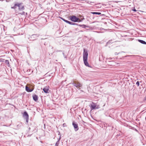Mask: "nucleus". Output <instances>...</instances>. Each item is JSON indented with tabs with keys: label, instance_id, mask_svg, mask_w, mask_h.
<instances>
[{
	"label": "nucleus",
	"instance_id": "nucleus-1",
	"mask_svg": "<svg viewBox=\"0 0 146 146\" xmlns=\"http://www.w3.org/2000/svg\"><path fill=\"white\" fill-rule=\"evenodd\" d=\"M88 55V53L87 50L84 48L83 53V58L84 64L86 66L90 67L87 61Z\"/></svg>",
	"mask_w": 146,
	"mask_h": 146
},
{
	"label": "nucleus",
	"instance_id": "nucleus-2",
	"mask_svg": "<svg viewBox=\"0 0 146 146\" xmlns=\"http://www.w3.org/2000/svg\"><path fill=\"white\" fill-rule=\"evenodd\" d=\"M70 20L72 22H76L78 21L79 22H81V20H80L79 18L77 17L75 15H72L70 17Z\"/></svg>",
	"mask_w": 146,
	"mask_h": 146
},
{
	"label": "nucleus",
	"instance_id": "nucleus-3",
	"mask_svg": "<svg viewBox=\"0 0 146 146\" xmlns=\"http://www.w3.org/2000/svg\"><path fill=\"white\" fill-rule=\"evenodd\" d=\"M72 84L77 88L80 89V88L82 86V84H81L77 81L74 82L72 83Z\"/></svg>",
	"mask_w": 146,
	"mask_h": 146
},
{
	"label": "nucleus",
	"instance_id": "nucleus-4",
	"mask_svg": "<svg viewBox=\"0 0 146 146\" xmlns=\"http://www.w3.org/2000/svg\"><path fill=\"white\" fill-rule=\"evenodd\" d=\"M23 117L26 120L27 123H28L29 121V115L26 111L24 112L23 114Z\"/></svg>",
	"mask_w": 146,
	"mask_h": 146
},
{
	"label": "nucleus",
	"instance_id": "nucleus-5",
	"mask_svg": "<svg viewBox=\"0 0 146 146\" xmlns=\"http://www.w3.org/2000/svg\"><path fill=\"white\" fill-rule=\"evenodd\" d=\"M72 124L74 129V130L76 131H77L79 129V128L78 126V125L77 123L75 122L74 121H73L72 122Z\"/></svg>",
	"mask_w": 146,
	"mask_h": 146
},
{
	"label": "nucleus",
	"instance_id": "nucleus-6",
	"mask_svg": "<svg viewBox=\"0 0 146 146\" xmlns=\"http://www.w3.org/2000/svg\"><path fill=\"white\" fill-rule=\"evenodd\" d=\"M38 36L37 34L33 35L31 36V40H35L37 38Z\"/></svg>",
	"mask_w": 146,
	"mask_h": 146
},
{
	"label": "nucleus",
	"instance_id": "nucleus-7",
	"mask_svg": "<svg viewBox=\"0 0 146 146\" xmlns=\"http://www.w3.org/2000/svg\"><path fill=\"white\" fill-rule=\"evenodd\" d=\"M22 3H19V6L18 7L20 11H23L24 10L25 8L23 6H21Z\"/></svg>",
	"mask_w": 146,
	"mask_h": 146
},
{
	"label": "nucleus",
	"instance_id": "nucleus-8",
	"mask_svg": "<svg viewBox=\"0 0 146 146\" xmlns=\"http://www.w3.org/2000/svg\"><path fill=\"white\" fill-rule=\"evenodd\" d=\"M90 108L91 110H93L95 109H96L98 108V107H96V106L95 104H91V105Z\"/></svg>",
	"mask_w": 146,
	"mask_h": 146
},
{
	"label": "nucleus",
	"instance_id": "nucleus-9",
	"mask_svg": "<svg viewBox=\"0 0 146 146\" xmlns=\"http://www.w3.org/2000/svg\"><path fill=\"white\" fill-rule=\"evenodd\" d=\"M19 3H16L15 4L14 6L13 7H11V9H15L17 8V7H18L19 6Z\"/></svg>",
	"mask_w": 146,
	"mask_h": 146
},
{
	"label": "nucleus",
	"instance_id": "nucleus-10",
	"mask_svg": "<svg viewBox=\"0 0 146 146\" xmlns=\"http://www.w3.org/2000/svg\"><path fill=\"white\" fill-rule=\"evenodd\" d=\"M33 100L35 101H36L38 100V96L36 94H33Z\"/></svg>",
	"mask_w": 146,
	"mask_h": 146
},
{
	"label": "nucleus",
	"instance_id": "nucleus-11",
	"mask_svg": "<svg viewBox=\"0 0 146 146\" xmlns=\"http://www.w3.org/2000/svg\"><path fill=\"white\" fill-rule=\"evenodd\" d=\"M26 90L28 92H31L33 91V89H30L27 86H26L25 87Z\"/></svg>",
	"mask_w": 146,
	"mask_h": 146
},
{
	"label": "nucleus",
	"instance_id": "nucleus-12",
	"mask_svg": "<svg viewBox=\"0 0 146 146\" xmlns=\"http://www.w3.org/2000/svg\"><path fill=\"white\" fill-rule=\"evenodd\" d=\"M43 90L44 93H48V91L49 90V89L47 86H46L43 88Z\"/></svg>",
	"mask_w": 146,
	"mask_h": 146
},
{
	"label": "nucleus",
	"instance_id": "nucleus-13",
	"mask_svg": "<svg viewBox=\"0 0 146 146\" xmlns=\"http://www.w3.org/2000/svg\"><path fill=\"white\" fill-rule=\"evenodd\" d=\"M78 26L81 27L83 28H84L86 29V27H89L88 26H86V25H78Z\"/></svg>",
	"mask_w": 146,
	"mask_h": 146
},
{
	"label": "nucleus",
	"instance_id": "nucleus-14",
	"mask_svg": "<svg viewBox=\"0 0 146 146\" xmlns=\"http://www.w3.org/2000/svg\"><path fill=\"white\" fill-rule=\"evenodd\" d=\"M138 41L142 44H146V42L143 40L139 39Z\"/></svg>",
	"mask_w": 146,
	"mask_h": 146
},
{
	"label": "nucleus",
	"instance_id": "nucleus-15",
	"mask_svg": "<svg viewBox=\"0 0 146 146\" xmlns=\"http://www.w3.org/2000/svg\"><path fill=\"white\" fill-rule=\"evenodd\" d=\"M5 62L6 64L8 66H10V64L9 63V61L8 60H5Z\"/></svg>",
	"mask_w": 146,
	"mask_h": 146
},
{
	"label": "nucleus",
	"instance_id": "nucleus-16",
	"mask_svg": "<svg viewBox=\"0 0 146 146\" xmlns=\"http://www.w3.org/2000/svg\"><path fill=\"white\" fill-rule=\"evenodd\" d=\"M69 24L73 25H77L78 26V24L77 23H74L71 22H70V23H69Z\"/></svg>",
	"mask_w": 146,
	"mask_h": 146
},
{
	"label": "nucleus",
	"instance_id": "nucleus-17",
	"mask_svg": "<svg viewBox=\"0 0 146 146\" xmlns=\"http://www.w3.org/2000/svg\"><path fill=\"white\" fill-rule=\"evenodd\" d=\"M92 14H96L98 15H100L101 14V13L100 12H93L92 13Z\"/></svg>",
	"mask_w": 146,
	"mask_h": 146
},
{
	"label": "nucleus",
	"instance_id": "nucleus-18",
	"mask_svg": "<svg viewBox=\"0 0 146 146\" xmlns=\"http://www.w3.org/2000/svg\"><path fill=\"white\" fill-rule=\"evenodd\" d=\"M59 143L60 142L59 141V140H58L56 143L55 145V146H59L58 145L59 144Z\"/></svg>",
	"mask_w": 146,
	"mask_h": 146
},
{
	"label": "nucleus",
	"instance_id": "nucleus-19",
	"mask_svg": "<svg viewBox=\"0 0 146 146\" xmlns=\"http://www.w3.org/2000/svg\"><path fill=\"white\" fill-rule=\"evenodd\" d=\"M5 60L4 59L2 58H0V62H4Z\"/></svg>",
	"mask_w": 146,
	"mask_h": 146
},
{
	"label": "nucleus",
	"instance_id": "nucleus-20",
	"mask_svg": "<svg viewBox=\"0 0 146 146\" xmlns=\"http://www.w3.org/2000/svg\"><path fill=\"white\" fill-rule=\"evenodd\" d=\"M136 84L138 86H139V83L138 81H137L136 83Z\"/></svg>",
	"mask_w": 146,
	"mask_h": 146
},
{
	"label": "nucleus",
	"instance_id": "nucleus-21",
	"mask_svg": "<svg viewBox=\"0 0 146 146\" xmlns=\"http://www.w3.org/2000/svg\"><path fill=\"white\" fill-rule=\"evenodd\" d=\"M25 12L24 11H23L21 13H19V14H21V15H23L25 14Z\"/></svg>",
	"mask_w": 146,
	"mask_h": 146
},
{
	"label": "nucleus",
	"instance_id": "nucleus-22",
	"mask_svg": "<svg viewBox=\"0 0 146 146\" xmlns=\"http://www.w3.org/2000/svg\"><path fill=\"white\" fill-rule=\"evenodd\" d=\"M70 21H69L68 20H66V21H65V22H66V23H68L69 24V23H70Z\"/></svg>",
	"mask_w": 146,
	"mask_h": 146
},
{
	"label": "nucleus",
	"instance_id": "nucleus-23",
	"mask_svg": "<svg viewBox=\"0 0 146 146\" xmlns=\"http://www.w3.org/2000/svg\"><path fill=\"white\" fill-rule=\"evenodd\" d=\"M70 21H69L68 20H66V21H65V22H66V23H68L69 24V23H70Z\"/></svg>",
	"mask_w": 146,
	"mask_h": 146
},
{
	"label": "nucleus",
	"instance_id": "nucleus-24",
	"mask_svg": "<svg viewBox=\"0 0 146 146\" xmlns=\"http://www.w3.org/2000/svg\"><path fill=\"white\" fill-rule=\"evenodd\" d=\"M61 19H62V20H63L64 22H65V21L66 20L65 19H64L62 18H61Z\"/></svg>",
	"mask_w": 146,
	"mask_h": 146
},
{
	"label": "nucleus",
	"instance_id": "nucleus-25",
	"mask_svg": "<svg viewBox=\"0 0 146 146\" xmlns=\"http://www.w3.org/2000/svg\"><path fill=\"white\" fill-rule=\"evenodd\" d=\"M119 54V53H118L117 52H116L115 53V55H117Z\"/></svg>",
	"mask_w": 146,
	"mask_h": 146
},
{
	"label": "nucleus",
	"instance_id": "nucleus-26",
	"mask_svg": "<svg viewBox=\"0 0 146 146\" xmlns=\"http://www.w3.org/2000/svg\"><path fill=\"white\" fill-rule=\"evenodd\" d=\"M133 11H137L135 8H134V9H133Z\"/></svg>",
	"mask_w": 146,
	"mask_h": 146
},
{
	"label": "nucleus",
	"instance_id": "nucleus-27",
	"mask_svg": "<svg viewBox=\"0 0 146 146\" xmlns=\"http://www.w3.org/2000/svg\"><path fill=\"white\" fill-rule=\"evenodd\" d=\"M86 31H87L88 30H90V29H88L86 28Z\"/></svg>",
	"mask_w": 146,
	"mask_h": 146
},
{
	"label": "nucleus",
	"instance_id": "nucleus-28",
	"mask_svg": "<svg viewBox=\"0 0 146 146\" xmlns=\"http://www.w3.org/2000/svg\"><path fill=\"white\" fill-rule=\"evenodd\" d=\"M60 139H61V137H60L58 140H59V141L60 140Z\"/></svg>",
	"mask_w": 146,
	"mask_h": 146
},
{
	"label": "nucleus",
	"instance_id": "nucleus-29",
	"mask_svg": "<svg viewBox=\"0 0 146 146\" xmlns=\"http://www.w3.org/2000/svg\"><path fill=\"white\" fill-rule=\"evenodd\" d=\"M79 32H83V31L81 30V31H79Z\"/></svg>",
	"mask_w": 146,
	"mask_h": 146
},
{
	"label": "nucleus",
	"instance_id": "nucleus-30",
	"mask_svg": "<svg viewBox=\"0 0 146 146\" xmlns=\"http://www.w3.org/2000/svg\"><path fill=\"white\" fill-rule=\"evenodd\" d=\"M78 28L76 29H75V30H76V31H78Z\"/></svg>",
	"mask_w": 146,
	"mask_h": 146
},
{
	"label": "nucleus",
	"instance_id": "nucleus-31",
	"mask_svg": "<svg viewBox=\"0 0 146 146\" xmlns=\"http://www.w3.org/2000/svg\"><path fill=\"white\" fill-rule=\"evenodd\" d=\"M64 58H66V56H64Z\"/></svg>",
	"mask_w": 146,
	"mask_h": 146
},
{
	"label": "nucleus",
	"instance_id": "nucleus-32",
	"mask_svg": "<svg viewBox=\"0 0 146 146\" xmlns=\"http://www.w3.org/2000/svg\"><path fill=\"white\" fill-rule=\"evenodd\" d=\"M3 0H0V1H3Z\"/></svg>",
	"mask_w": 146,
	"mask_h": 146
},
{
	"label": "nucleus",
	"instance_id": "nucleus-33",
	"mask_svg": "<svg viewBox=\"0 0 146 146\" xmlns=\"http://www.w3.org/2000/svg\"><path fill=\"white\" fill-rule=\"evenodd\" d=\"M63 125L64 126V125H65L64 124H63Z\"/></svg>",
	"mask_w": 146,
	"mask_h": 146
},
{
	"label": "nucleus",
	"instance_id": "nucleus-34",
	"mask_svg": "<svg viewBox=\"0 0 146 146\" xmlns=\"http://www.w3.org/2000/svg\"><path fill=\"white\" fill-rule=\"evenodd\" d=\"M63 125L64 126V125H65L64 124H63Z\"/></svg>",
	"mask_w": 146,
	"mask_h": 146
},
{
	"label": "nucleus",
	"instance_id": "nucleus-35",
	"mask_svg": "<svg viewBox=\"0 0 146 146\" xmlns=\"http://www.w3.org/2000/svg\"><path fill=\"white\" fill-rule=\"evenodd\" d=\"M124 56V57H126V56Z\"/></svg>",
	"mask_w": 146,
	"mask_h": 146
},
{
	"label": "nucleus",
	"instance_id": "nucleus-36",
	"mask_svg": "<svg viewBox=\"0 0 146 146\" xmlns=\"http://www.w3.org/2000/svg\"><path fill=\"white\" fill-rule=\"evenodd\" d=\"M145 120H146V117L145 118Z\"/></svg>",
	"mask_w": 146,
	"mask_h": 146
},
{
	"label": "nucleus",
	"instance_id": "nucleus-37",
	"mask_svg": "<svg viewBox=\"0 0 146 146\" xmlns=\"http://www.w3.org/2000/svg\"><path fill=\"white\" fill-rule=\"evenodd\" d=\"M136 131H137V129H136Z\"/></svg>",
	"mask_w": 146,
	"mask_h": 146
},
{
	"label": "nucleus",
	"instance_id": "nucleus-38",
	"mask_svg": "<svg viewBox=\"0 0 146 146\" xmlns=\"http://www.w3.org/2000/svg\"><path fill=\"white\" fill-rule=\"evenodd\" d=\"M109 42H107V43L108 44V43H109Z\"/></svg>",
	"mask_w": 146,
	"mask_h": 146
},
{
	"label": "nucleus",
	"instance_id": "nucleus-39",
	"mask_svg": "<svg viewBox=\"0 0 146 146\" xmlns=\"http://www.w3.org/2000/svg\"><path fill=\"white\" fill-rule=\"evenodd\" d=\"M109 146H110L109 145Z\"/></svg>",
	"mask_w": 146,
	"mask_h": 146
}]
</instances>
